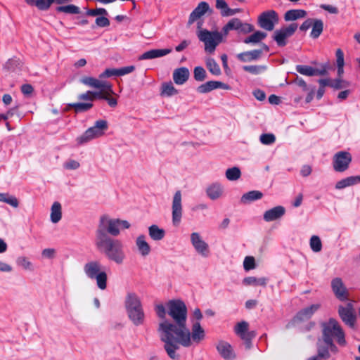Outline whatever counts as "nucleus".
<instances>
[{
    "label": "nucleus",
    "instance_id": "nucleus-1",
    "mask_svg": "<svg viewBox=\"0 0 360 360\" xmlns=\"http://www.w3.org/2000/svg\"><path fill=\"white\" fill-rule=\"evenodd\" d=\"M155 311L162 321L158 331L160 340L164 342V349L172 360H179L176 353L180 345L188 347L191 345L190 330L186 327L187 307L181 300H169L166 307L162 304H156Z\"/></svg>",
    "mask_w": 360,
    "mask_h": 360
},
{
    "label": "nucleus",
    "instance_id": "nucleus-2",
    "mask_svg": "<svg viewBox=\"0 0 360 360\" xmlns=\"http://www.w3.org/2000/svg\"><path fill=\"white\" fill-rule=\"evenodd\" d=\"M322 340L328 344L331 347V353L336 354L339 349L334 343L335 341L340 346L345 347L347 345L345 333L340 323L333 318H330L327 321L321 323Z\"/></svg>",
    "mask_w": 360,
    "mask_h": 360
},
{
    "label": "nucleus",
    "instance_id": "nucleus-3",
    "mask_svg": "<svg viewBox=\"0 0 360 360\" xmlns=\"http://www.w3.org/2000/svg\"><path fill=\"white\" fill-rule=\"evenodd\" d=\"M96 246L107 259L117 264H122L126 257L122 243L112 238H96Z\"/></svg>",
    "mask_w": 360,
    "mask_h": 360
},
{
    "label": "nucleus",
    "instance_id": "nucleus-4",
    "mask_svg": "<svg viewBox=\"0 0 360 360\" xmlns=\"http://www.w3.org/2000/svg\"><path fill=\"white\" fill-rule=\"evenodd\" d=\"M124 304L128 317L134 325H143L145 321V313L138 295L134 292L127 293Z\"/></svg>",
    "mask_w": 360,
    "mask_h": 360
},
{
    "label": "nucleus",
    "instance_id": "nucleus-5",
    "mask_svg": "<svg viewBox=\"0 0 360 360\" xmlns=\"http://www.w3.org/2000/svg\"><path fill=\"white\" fill-rule=\"evenodd\" d=\"M101 267L98 261L93 260L84 264V271L89 278L96 281L98 288L105 290L107 287L108 276L106 272L101 269Z\"/></svg>",
    "mask_w": 360,
    "mask_h": 360
},
{
    "label": "nucleus",
    "instance_id": "nucleus-6",
    "mask_svg": "<svg viewBox=\"0 0 360 360\" xmlns=\"http://www.w3.org/2000/svg\"><path fill=\"white\" fill-rule=\"evenodd\" d=\"M119 219H110L106 215H103L100 218L98 229L96 231V238H103V236L111 238L117 236L120 234Z\"/></svg>",
    "mask_w": 360,
    "mask_h": 360
},
{
    "label": "nucleus",
    "instance_id": "nucleus-7",
    "mask_svg": "<svg viewBox=\"0 0 360 360\" xmlns=\"http://www.w3.org/2000/svg\"><path fill=\"white\" fill-rule=\"evenodd\" d=\"M200 41L205 44V51L209 53L214 52L216 47L222 41V34L218 31L211 32L207 30H202L198 32Z\"/></svg>",
    "mask_w": 360,
    "mask_h": 360
},
{
    "label": "nucleus",
    "instance_id": "nucleus-8",
    "mask_svg": "<svg viewBox=\"0 0 360 360\" xmlns=\"http://www.w3.org/2000/svg\"><path fill=\"white\" fill-rule=\"evenodd\" d=\"M278 20V13L274 10H268L258 16L257 24L259 27L266 31H272Z\"/></svg>",
    "mask_w": 360,
    "mask_h": 360
},
{
    "label": "nucleus",
    "instance_id": "nucleus-9",
    "mask_svg": "<svg viewBox=\"0 0 360 360\" xmlns=\"http://www.w3.org/2000/svg\"><path fill=\"white\" fill-rule=\"evenodd\" d=\"M352 157L347 151H339L333 157V168L336 172L347 171L352 162Z\"/></svg>",
    "mask_w": 360,
    "mask_h": 360
},
{
    "label": "nucleus",
    "instance_id": "nucleus-10",
    "mask_svg": "<svg viewBox=\"0 0 360 360\" xmlns=\"http://www.w3.org/2000/svg\"><path fill=\"white\" fill-rule=\"evenodd\" d=\"M297 29V24L291 23L288 26L276 30L274 33L273 39L278 46L283 47L288 43L287 39L294 34Z\"/></svg>",
    "mask_w": 360,
    "mask_h": 360
},
{
    "label": "nucleus",
    "instance_id": "nucleus-11",
    "mask_svg": "<svg viewBox=\"0 0 360 360\" xmlns=\"http://www.w3.org/2000/svg\"><path fill=\"white\" fill-rule=\"evenodd\" d=\"M248 328L249 324L245 321L238 323L234 328L236 334L244 340L247 349L252 347L251 340L256 336V333L254 330L249 331Z\"/></svg>",
    "mask_w": 360,
    "mask_h": 360
},
{
    "label": "nucleus",
    "instance_id": "nucleus-12",
    "mask_svg": "<svg viewBox=\"0 0 360 360\" xmlns=\"http://www.w3.org/2000/svg\"><path fill=\"white\" fill-rule=\"evenodd\" d=\"M338 314L342 321L351 328H354L356 321L355 310L353 304L349 302L345 307L339 306Z\"/></svg>",
    "mask_w": 360,
    "mask_h": 360
},
{
    "label": "nucleus",
    "instance_id": "nucleus-13",
    "mask_svg": "<svg viewBox=\"0 0 360 360\" xmlns=\"http://www.w3.org/2000/svg\"><path fill=\"white\" fill-rule=\"evenodd\" d=\"M172 223L174 226H179L182 217V204H181V193L177 191L173 198L172 201Z\"/></svg>",
    "mask_w": 360,
    "mask_h": 360
},
{
    "label": "nucleus",
    "instance_id": "nucleus-14",
    "mask_svg": "<svg viewBox=\"0 0 360 360\" xmlns=\"http://www.w3.org/2000/svg\"><path fill=\"white\" fill-rule=\"evenodd\" d=\"M332 290L335 297L344 302L349 300V293L340 278H335L331 281Z\"/></svg>",
    "mask_w": 360,
    "mask_h": 360
},
{
    "label": "nucleus",
    "instance_id": "nucleus-15",
    "mask_svg": "<svg viewBox=\"0 0 360 360\" xmlns=\"http://www.w3.org/2000/svg\"><path fill=\"white\" fill-rule=\"evenodd\" d=\"M191 241L198 253L207 257L210 255L208 244L205 242L197 232L192 233L191 235Z\"/></svg>",
    "mask_w": 360,
    "mask_h": 360
},
{
    "label": "nucleus",
    "instance_id": "nucleus-16",
    "mask_svg": "<svg viewBox=\"0 0 360 360\" xmlns=\"http://www.w3.org/2000/svg\"><path fill=\"white\" fill-rule=\"evenodd\" d=\"M321 307L319 304H314L299 311L292 319L294 323H298L309 320Z\"/></svg>",
    "mask_w": 360,
    "mask_h": 360
},
{
    "label": "nucleus",
    "instance_id": "nucleus-17",
    "mask_svg": "<svg viewBox=\"0 0 360 360\" xmlns=\"http://www.w3.org/2000/svg\"><path fill=\"white\" fill-rule=\"evenodd\" d=\"M327 69L328 65L326 64L322 65L321 68H314L311 66L303 65H297L296 66V70L299 73L307 76L326 75L328 74Z\"/></svg>",
    "mask_w": 360,
    "mask_h": 360
},
{
    "label": "nucleus",
    "instance_id": "nucleus-18",
    "mask_svg": "<svg viewBox=\"0 0 360 360\" xmlns=\"http://www.w3.org/2000/svg\"><path fill=\"white\" fill-rule=\"evenodd\" d=\"M217 349L225 359H233L236 357L232 346L226 341L220 340L217 345Z\"/></svg>",
    "mask_w": 360,
    "mask_h": 360
},
{
    "label": "nucleus",
    "instance_id": "nucleus-19",
    "mask_svg": "<svg viewBox=\"0 0 360 360\" xmlns=\"http://www.w3.org/2000/svg\"><path fill=\"white\" fill-rule=\"evenodd\" d=\"M205 338V333L199 321L194 323L190 331V341L199 344Z\"/></svg>",
    "mask_w": 360,
    "mask_h": 360
},
{
    "label": "nucleus",
    "instance_id": "nucleus-20",
    "mask_svg": "<svg viewBox=\"0 0 360 360\" xmlns=\"http://www.w3.org/2000/svg\"><path fill=\"white\" fill-rule=\"evenodd\" d=\"M285 213V207L281 205H278L266 210L264 214V219L266 221H272L281 218Z\"/></svg>",
    "mask_w": 360,
    "mask_h": 360
},
{
    "label": "nucleus",
    "instance_id": "nucleus-21",
    "mask_svg": "<svg viewBox=\"0 0 360 360\" xmlns=\"http://www.w3.org/2000/svg\"><path fill=\"white\" fill-rule=\"evenodd\" d=\"M209 8L210 6L207 2L201 1L190 14L188 24H193L195 20L202 16L209 10Z\"/></svg>",
    "mask_w": 360,
    "mask_h": 360
},
{
    "label": "nucleus",
    "instance_id": "nucleus-22",
    "mask_svg": "<svg viewBox=\"0 0 360 360\" xmlns=\"http://www.w3.org/2000/svg\"><path fill=\"white\" fill-rule=\"evenodd\" d=\"M262 50H252L240 53L237 55V58L241 62H251L259 59L262 56Z\"/></svg>",
    "mask_w": 360,
    "mask_h": 360
},
{
    "label": "nucleus",
    "instance_id": "nucleus-23",
    "mask_svg": "<svg viewBox=\"0 0 360 360\" xmlns=\"http://www.w3.org/2000/svg\"><path fill=\"white\" fill-rule=\"evenodd\" d=\"M189 75V70L187 68H179L174 70L173 79L176 84L181 85L188 79Z\"/></svg>",
    "mask_w": 360,
    "mask_h": 360
},
{
    "label": "nucleus",
    "instance_id": "nucleus-24",
    "mask_svg": "<svg viewBox=\"0 0 360 360\" xmlns=\"http://www.w3.org/2000/svg\"><path fill=\"white\" fill-rule=\"evenodd\" d=\"M331 347L328 344L319 342L317 344V355L311 358H316L317 360L328 359L330 357Z\"/></svg>",
    "mask_w": 360,
    "mask_h": 360
},
{
    "label": "nucleus",
    "instance_id": "nucleus-25",
    "mask_svg": "<svg viewBox=\"0 0 360 360\" xmlns=\"http://www.w3.org/2000/svg\"><path fill=\"white\" fill-rule=\"evenodd\" d=\"M360 183V175L351 176L338 181L335 186L338 190L343 189L348 186H352Z\"/></svg>",
    "mask_w": 360,
    "mask_h": 360
},
{
    "label": "nucleus",
    "instance_id": "nucleus-26",
    "mask_svg": "<svg viewBox=\"0 0 360 360\" xmlns=\"http://www.w3.org/2000/svg\"><path fill=\"white\" fill-rule=\"evenodd\" d=\"M108 129V122L104 120H99L95 122L93 127L89 128L94 138H97L104 134V131Z\"/></svg>",
    "mask_w": 360,
    "mask_h": 360
},
{
    "label": "nucleus",
    "instance_id": "nucleus-27",
    "mask_svg": "<svg viewBox=\"0 0 360 360\" xmlns=\"http://www.w3.org/2000/svg\"><path fill=\"white\" fill-rule=\"evenodd\" d=\"M108 129V122L104 120H99L95 122L93 127L89 128L94 138H97L104 134V131Z\"/></svg>",
    "mask_w": 360,
    "mask_h": 360
},
{
    "label": "nucleus",
    "instance_id": "nucleus-28",
    "mask_svg": "<svg viewBox=\"0 0 360 360\" xmlns=\"http://www.w3.org/2000/svg\"><path fill=\"white\" fill-rule=\"evenodd\" d=\"M307 13L302 9H291L285 12L284 20L285 21H293L300 18H304L307 16Z\"/></svg>",
    "mask_w": 360,
    "mask_h": 360
},
{
    "label": "nucleus",
    "instance_id": "nucleus-29",
    "mask_svg": "<svg viewBox=\"0 0 360 360\" xmlns=\"http://www.w3.org/2000/svg\"><path fill=\"white\" fill-rule=\"evenodd\" d=\"M136 245L142 256H147L150 252V247L146 241V237L143 235L139 236L136 240Z\"/></svg>",
    "mask_w": 360,
    "mask_h": 360
},
{
    "label": "nucleus",
    "instance_id": "nucleus-30",
    "mask_svg": "<svg viewBox=\"0 0 360 360\" xmlns=\"http://www.w3.org/2000/svg\"><path fill=\"white\" fill-rule=\"evenodd\" d=\"M311 25V32L310 37L313 39H317L321 34L323 30V22L321 19L314 18Z\"/></svg>",
    "mask_w": 360,
    "mask_h": 360
},
{
    "label": "nucleus",
    "instance_id": "nucleus-31",
    "mask_svg": "<svg viewBox=\"0 0 360 360\" xmlns=\"http://www.w3.org/2000/svg\"><path fill=\"white\" fill-rule=\"evenodd\" d=\"M263 193L262 192L259 191H251L244 193L240 198V201L243 204H247L252 201L261 199Z\"/></svg>",
    "mask_w": 360,
    "mask_h": 360
},
{
    "label": "nucleus",
    "instance_id": "nucleus-32",
    "mask_svg": "<svg viewBox=\"0 0 360 360\" xmlns=\"http://www.w3.org/2000/svg\"><path fill=\"white\" fill-rule=\"evenodd\" d=\"M22 65V61L17 57L8 59L4 65V68L9 72L20 70Z\"/></svg>",
    "mask_w": 360,
    "mask_h": 360
},
{
    "label": "nucleus",
    "instance_id": "nucleus-33",
    "mask_svg": "<svg viewBox=\"0 0 360 360\" xmlns=\"http://www.w3.org/2000/svg\"><path fill=\"white\" fill-rule=\"evenodd\" d=\"M148 233L150 237L154 240H160L165 236V231L162 229H160L157 225L153 224L149 226Z\"/></svg>",
    "mask_w": 360,
    "mask_h": 360
},
{
    "label": "nucleus",
    "instance_id": "nucleus-34",
    "mask_svg": "<svg viewBox=\"0 0 360 360\" xmlns=\"http://www.w3.org/2000/svg\"><path fill=\"white\" fill-rule=\"evenodd\" d=\"M268 279L266 278H256L254 276L246 277L243 279V283L245 285L264 286L266 285Z\"/></svg>",
    "mask_w": 360,
    "mask_h": 360
},
{
    "label": "nucleus",
    "instance_id": "nucleus-35",
    "mask_svg": "<svg viewBox=\"0 0 360 360\" xmlns=\"http://www.w3.org/2000/svg\"><path fill=\"white\" fill-rule=\"evenodd\" d=\"M267 36L266 32L262 31H256L249 37H246L243 42L245 44H257L264 39Z\"/></svg>",
    "mask_w": 360,
    "mask_h": 360
},
{
    "label": "nucleus",
    "instance_id": "nucleus-36",
    "mask_svg": "<svg viewBox=\"0 0 360 360\" xmlns=\"http://www.w3.org/2000/svg\"><path fill=\"white\" fill-rule=\"evenodd\" d=\"M61 217V205L58 202H55L51 207V220L53 223H58Z\"/></svg>",
    "mask_w": 360,
    "mask_h": 360
},
{
    "label": "nucleus",
    "instance_id": "nucleus-37",
    "mask_svg": "<svg viewBox=\"0 0 360 360\" xmlns=\"http://www.w3.org/2000/svg\"><path fill=\"white\" fill-rule=\"evenodd\" d=\"M56 11L57 13H64L67 14H79L81 12L80 8L74 4L57 6Z\"/></svg>",
    "mask_w": 360,
    "mask_h": 360
},
{
    "label": "nucleus",
    "instance_id": "nucleus-38",
    "mask_svg": "<svg viewBox=\"0 0 360 360\" xmlns=\"http://www.w3.org/2000/svg\"><path fill=\"white\" fill-rule=\"evenodd\" d=\"M69 108L74 109L76 113L86 112L93 108L92 103H73L68 104Z\"/></svg>",
    "mask_w": 360,
    "mask_h": 360
},
{
    "label": "nucleus",
    "instance_id": "nucleus-39",
    "mask_svg": "<svg viewBox=\"0 0 360 360\" xmlns=\"http://www.w3.org/2000/svg\"><path fill=\"white\" fill-rule=\"evenodd\" d=\"M240 22L241 20L239 18H232L224 25L222 32L224 34H227L230 30H236L238 32Z\"/></svg>",
    "mask_w": 360,
    "mask_h": 360
},
{
    "label": "nucleus",
    "instance_id": "nucleus-40",
    "mask_svg": "<svg viewBox=\"0 0 360 360\" xmlns=\"http://www.w3.org/2000/svg\"><path fill=\"white\" fill-rule=\"evenodd\" d=\"M206 66L208 70L214 75H220L221 72V69L217 64V63L215 61L214 59L212 58H208L206 60Z\"/></svg>",
    "mask_w": 360,
    "mask_h": 360
},
{
    "label": "nucleus",
    "instance_id": "nucleus-41",
    "mask_svg": "<svg viewBox=\"0 0 360 360\" xmlns=\"http://www.w3.org/2000/svg\"><path fill=\"white\" fill-rule=\"evenodd\" d=\"M222 193V188L219 184H213L207 189V195L212 200L217 199Z\"/></svg>",
    "mask_w": 360,
    "mask_h": 360
},
{
    "label": "nucleus",
    "instance_id": "nucleus-42",
    "mask_svg": "<svg viewBox=\"0 0 360 360\" xmlns=\"http://www.w3.org/2000/svg\"><path fill=\"white\" fill-rule=\"evenodd\" d=\"M177 93L178 91L175 89L172 82L162 84L161 95L171 96L176 94Z\"/></svg>",
    "mask_w": 360,
    "mask_h": 360
},
{
    "label": "nucleus",
    "instance_id": "nucleus-43",
    "mask_svg": "<svg viewBox=\"0 0 360 360\" xmlns=\"http://www.w3.org/2000/svg\"><path fill=\"white\" fill-rule=\"evenodd\" d=\"M99 92L93 91H87L86 92L79 94L78 96L79 100L89 101V103H92L94 100L98 99Z\"/></svg>",
    "mask_w": 360,
    "mask_h": 360
},
{
    "label": "nucleus",
    "instance_id": "nucleus-44",
    "mask_svg": "<svg viewBox=\"0 0 360 360\" xmlns=\"http://www.w3.org/2000/svg\"><path fill=\"white\" fill-rule=\"evenodd\" d=\"M216 89V81H208L197 88V91L200 94L208 93Z\"/></svg>",
    "mask_w": 360,
    "mask_h": 360
},
{
    "label": "nucleus",
    "instance_id": "nucleus-45",
    "mask_svg": "<svg viewBox=\"0 0 360 360\" xmlns=\"http://www.w3.org/2000/svg\"><path fill=\"white\" fill-rule=\"evenodd\" d=\"M240 175H241L240 170L237 167L229 168L226 171V177L230 181L238 180L240 177Z\"/></svg>",
    "mask_w": 360,
    "mask_h": 360
},
{
    "label": "nucleus",
    "instance_id": "nucleus-46",
    "mask_svg": "<svg viewBox=\"0 0 360 360\" xmlns=\"http://www.w3.org/2000/svg\"><path fill=\"white\" fill-rule=\"evenodd\" d=\"M96 89H99L98 92H104L105 94H115L112 89V85L107 81L98 80V84Z\"/></svg>",
    "mask_w": 360,
    "mask_h": 360
},
{
    "label": "nucleus",
    "instance_id": "nucleus-47",
    "mask_svg": "<svg viewBox=\"0 0 360 360\" xmlns=\"http://www.w3.org/2000/svg\"><path fill=\"white\" fill-rule=\"evenodd\" d=\"M114 94H105L104 92H99L98 99L106 101L110 107L115 108L117 105V100L116 98L112 96V95Z\"/></svg>",
    "mask_w": 360,
    "mask_h": 360
},
{
    "label": "nucleus",
    "instance_id": "nucleus-48",
    "mask_svg": "<svg viewBox=\"0 0 360 360\" xmlns=\"http://www.w3.org/2000/svg\"><path fill=\"white\" fill-rule=\"evenodd\" d=\"M193 77L196 81L202 82L207 77V72L202 67L197 66L194 68Z\"/></svg>",
    "mask_w": 360,
    "mask_h": 360
},
{
    "label": "nucleus",
    "instance_id": "nucleus-49",
    "mask_svg": "<svg viewBox=\"0 0 360 360\" xmlns=\"http://www.w3.org/2000/svg\"><path fill=\"white\" fill-rule=\"evenodd\" d=\"M0 201L6 202L13 207H17L18 206V201L17 198L8 194L0 193Z\"/></svg>",
    "mask_w": 360,
    "mask_h": 360
},
{
    "label": "nucleus",
    "instance_id": "nucleus-50",
    "mask_svg": "<svg viewBox=\"0 0 360 360\" xmlns=\"http://www.w3.org/2000/svg\"><path fill=\"white\" fill-rule=\"evenodd\" d=\"M216 8L220 11L222 16H228V13L230 12L227 3L225 0H216Z\"/></svg>",
    "mask_w": 360,
    "mask_h": 360
},
{
    "label": "nucleus",
    "instance_id": "nucleus-51",
    "mask_svg": "<svg viewBox=\"0 0 360 360\" xmlns=\"http://www.w3.org/2000/svg\"><path fill=\"white\" fill-rule=\"evenodd\" d=\"M243 69L250 74L258 75L264 71L266 68L264 65H245Z\"/></svg>",
    "mask_w": 360,
    "mask_h": 360
},
{
    "label": "nucleus",
    "instance_id": "nucleus-52",
    "mask_svg": "<svg viewBox=\"0 0 360 360\" xmlns=\"http://www.w3.org/2000/svg\"><path fill=\"white\" fill-rule=\"evenodd\" d=\"M310 248L315 252H318L321 250L322 243H321V239L319 236H311V238L310 239Z\"/></svg>",
    "mask_w": 360,
    "mask_h": 360
},
{
    "label": "nucleus",
    "instance_id": "nucleus-53",
    "mask_svg": "<svg viewBox=\"0 0 360 360\" xmlns=\"http://www.w3.org/2000/svg\"><path fill=\"white\" fill-rule=\"evenodd\" d=\"M349 86V82L345 80L342 79L338 77L335 79H332V83L330 84V87L335 89H345Z\"/></svg>",
    "mask_w": 360,
    "mask_h": 360
},
{
    "label": "nucleus",
    "instance_id": "nucleus-54",
    "mask_svg": "<svg viewBox=\"0 0 360 360\" xmlns=\"http://www.w3.org/2000/svg\"><path fill=\"white\" fill-rule=\"evenodd\" d=\"M256 267L255 259L252 256L245 257L243 261V268L246 271L254 269Z\"/></svg>",
    "mask_w": 360,
    "mask_h": 360
},
{
    "label": "nucleus",
    "instance_id": "nucleus-55",
    "mask_svg": "<svg viewBox=\"0 0 360 360\" xmlns=\"http://www.w3.org/2000/svg\"><path fill=\"white\" fill-rule=\"evenodd\" d=\"M31 6H36L40 11H46V0H25Z\"/></svg>",
    "mask_w": 360,
    "mask_h": 360
},
{
    "label": "nucleus",
    "instance_id": "nucleus-56",
    "mask_svg": "<svg viewBox=\"0 0 360 360\" xmlns=\"http://www.w3.org/2000/svg\"><path fill=\"white\" fill-rule=\"evenodd\" d=\"M94 136L91 134V129H87L85 132L77 139V141L79 144L86 143L91 140L94 139Z\"/></svg>",
    "mask_w": 360,
    "mask_h": 360
},
{
    "label": "nucleus",
    "instance_id": "nucleus-57",
    "mask_svg": "<svg viewBox=\"0 0 360 360\" xmlns=\"http://www.w3.org/2000/svg\"><path fill=\"white\" fill-rule=\"evenodd\" d=\"M98 80L99 79L92 77H83L80 79V82L86 86L96 89L98 84Z\"/></svg>",
    "mask_w": 360,
    "mask_h": 360
},
{
    "label": "nucleus",
    "instance_id": "nucleus-58",
    "mask_svg": "<svg viewBox=\"0 0 360 360\" xmlns=\"http://www.w3.org/2000/svg\"><path fill=\"white\" fill-rule=\"evenodd\" d=\"M259 140L264 145H271L276 141V137L273 134H262Z\"/></svg>",
    "mask_w": 360,
    "mask_h": 360
},
{
    "label": "nucleus",
    "instance_id": "nucleus-59",
    "mask_svg": "<svg viewBox=\"0 0 360 360\" xmlns=\"http://www.w3.org/2000/svg\"><path fill=\"white\" fill-rule=\"evenodd\" d=\"M239 27L238 33L244 34L250 33L255 30V27L252 25L248 22H243L242 21Z\"/></svg>",
    "mask_w": 360,
    "mask_h": 360
},
{
    "label": "nucleus",
    "instance_id": "nucleus-60",
    "mask_svg": "<svg viewBox=\"0 0 360 360\" xmlns=\"http://www.w3.org/2000/svg\"><path fill=\"white\" fill-rule=\"evenodd\" d=\"M112 76H118L117 69L108 68L99 75V79L108 78Z\"/></svg>",
    "mask_w": 360,
    "mask_h": 360
},
{
    "label": "nucleus",
    "instance_id": "nucleus-61",
    "mask_svg": "<svg viewBox=\"0 0 360 360\" xmlns=\"http://www.w3.org/2000/svg\"><path fill=\"white\" fill-rule=\"evenodd\" d=\"M96 25L100 27H105L110 25V20L105 15L97 17L95 20Z\"/></svg>",
    "mask_w": 360,
    "mask_h": 360
},
{
    "label": "nucleus",
    "instance_id": "nucleus-62",
    "mask_svg": "<svg viewBox=\"0 0 360 360\" xmlns=\"http://www.w3.org/2000/svg\"><path fill=\"white\" fill-rule=\"evenodd\" d=\"M17 264L25 269H31L32 264L25 257H19L17 259Z\"/></svg>",
    "mask_w": 360,
    "mask_h": 360
},
{
    "label": "nucleus",
    "instance_id": "nucleus-63",
    "mask_svg": "<svg viewBox=\"0 0 360 360\" xmlns=\"http://www.w3.org/2000/svg\"><path fill=\"white\" fill-rule=\"evenodd\" d=\"M135 70V67L134 65L126 66L121 68L117 69L118 76H122L129 73L132 72Z\"/></svg>",
    "mask_w": 360,
    "mask_h": 360
},
{
    "label": "nucleus",
    "instance_id": "nucleus-64",
    "mask_svg": "<svg viewBox=\"0 0 360 360\" xmlns=\"http://www.w3.org/2000/svg\"><path fill=\"white\" fill-rule=\"evenodd\" d=\"M335 56H336L337 65H344L345 61H344L343 51L340 49H337Z\"/></svg>",
    "mask_w": 360,
    "mask_h": 360
}]
</instances>
